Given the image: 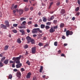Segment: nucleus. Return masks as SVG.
I'll return each mask as SVG.
<instances>
[{"label":"nucleus","instance_id":"obj_28","mask_svg":"<svg viewBox=\"0 0 80 80\" xmlns=\"http://www.w3.org/2000/svg\"><path fill=\"white\" fill-rule=\"evenodd\" d=\"M31 42L32 44L35 43V40L34 39H31Z\"/></svg>","mask_w":80,"mask_h":80},{"label":"nucleus","instance_id":"obj_31","mask_svg":"<svg viewBox=\"0 0 80 80\" xmlns=\"http://www.w3.org/2000/svg\"><path fill=\"white\" fill-rule=\"evenodd\" d=\"M28 47V46L27 45H25L24 46V49H26V48H27Z\"/></svg>","mask_w":80,"mask_h":80},{"label":"nucleus","instance_id":"obj_24","mask_svg":"<svg viewBox=\"0 0 80 80\" xmlns=\"http://www.w3.org/2000/svg\"><path fill=\"white\" fill-rule=\"evenodd\" d=\"M26 63L28 64V65H30V62L29 60L27 61L26 62Z\"/></svg>","mask_w":80,"mask_h":80},{"label":"nucleus","instance_id":"obj_37","mask_svg":"<svg viewBox=\"0 0 80 80\" xmlns=\"http://www.w3.org/2000/svg\"><path fill=\"white\" fill-rule=\"evenodd\" d=\"M5 57H4L1 59V62H3V60H5Z\"/></svg>","mask_w":80,"mask_h":80},{"label":"nucleus","instance_id":"obj_52","mask_svg":"<svg viewBox=\"0 0 80 80\" xmlns=\"http://www.w3.org/2000/svg\"><path fill=\"white\" fill-rule=\"evenodd\" d=\"M61 50H59L58 51V54H60V53H61Z\"/></svg>","mask_w":80,"mask_h":80},{"label":"nucleus","instance_id":"obj_11","mask_svg":"<svg viewBox=\"0 0 80 80\" xmlns=\"http://www.w3.org/2000/svg\"><path fill=\"white\" fill-rule=\"evenodd\" d=\"M5 24H6V27H9V22L8 21H5Z\"/></svg>","mask_w":80,"mask_h":80},{"label":"nucleus","instance_id":"obj_45","mask_svg":"<svg viewBox=\"0 0 80 80\" xmlns=\"http://www.w3.org/2000/svg\"><path fill=\"white\" fill-rule=\"evenodd\" d=\"M73 33L72 31H69L70 35H72L73 34Z\"/></svg>","mask_w":80,"mask_h":80},{"label":"nucleus","instance_id":"obj_41","mask_svg":"<svg viewBox=\"0 0 80 80\" xmlns=\"http://www.w3.org/2000/svg\"><path fill=\"white\" fill-rule=\"evenodd\" d=\"M9 63H15V61L11 60L9 61Z\"/></svg>","mask_w":80,"mask_h":80},{"label":"nucleus","instance_id":"obj_33","mask_svg":"<svg viewBox=\"0 0 80 80\" xmlns=\"http://www.w3.org/2000/svg\"><path fill=\"white\" fill-rule=\"evenodd\" d=\"M43 44L42 43V42H39L38 44V45L39 46H43Z\"/></svg>","mask_w":80,"mask_h":80},{"label":"nucleus","instance_id":"obj_27","mask_svg":"<svg viewBox=\"0 0 80 80\" xmlns=\"http://www.w3.org/2000/svg\"><path fill=\"white\" fill-rule=\"evenodd\" d=\"M21 71L22 72H25V70L24 68H22L21 69Z\"/></svg>","mask_w":80,"mask_h":80},{"label":"nucleus","instance_id":"obj_30","mask_svg":"<svg viewBox=\"0 0 80 80\" xmlns=\"http://www.w3.org/2000/svg\"><path fill=\"white\" fill-rule=\"evenodd\" d=\"M3 66V63H2V62H0V67H2Z\"/></svg>","mask_w":80,"mask_h":80},{"label":"nucleus","instance_id":"obj_25","mask_svg":"<svg viewBox=\"0 0 80 80\" xmlns=\"http://www.w3.org/2000/svg\"><path fill=\"white\" fill-rule=\"evenodd\" d=\"M8 78H9V79H12V74L9 75L8 76Z\"/></svg>","mask_w":80,"mask_h":80},{"label":"nucleus","instance_id":"obj_46","mask_svg":"<svg viewBox=\"0 0 80 80\" xmlns=\"http://www.w3.org/2000/svg\"><path fill=\"white\" fill-rule=\"evenodd\" d=\"M14 5H12L11 7V10H13V9H14Z\"/></svg>","mask_w":80,"mask_h":80},{"label":"nucleus","instance_id":"obj_50","mask_svg":"<svg viewBox=\"0 0 80 80\" xmlns=\"http://www.w3.org/2000/svg\"><path fill=\"white\" fill-rule=\"evenodd\" d=\"M33 80H37V77H33Z\"/></svg>","mask_w":80,"mask_h":80},{"label":"nucleus","instance_id":"obj_47","mask_svg":"<svg viewBox=\"0 0 80 80\" xmlns=\"http://www.w3.org/2000/svg\"><path fill=\"white\" fill-rule=\"evenodd\" d=\"M53 23H57V20H54L53 21Z\"/></svg>","mask_w":80,"mask_h":80},{"label":"nucleus","instance_id":"obj_23","mask_svg":"<svg viewBox=\"0 0 80 80\" xmlns=\"http://www.w3.org/2000/svg\"><path fill=\"white\" fill-rule=\"evenodd\" d=\"M79 10H80V7H78L75 9V10L76 12H78Z\"/></svg>","mask_w":80,"mask_h":80},{"label":"nucleus","instance_id":"obj_42","mask_svg":"<svg viewBox=\"0 0 80 80\" xmlns=\"http://www.w3.org/2000/svg\"><path fill=\"white\" fill-rule=\"evenodd\" d=\"M58 43V42H55L54 43V45L55 46H57L58 44H57Z\"/></svg>","mask_w":80,"mask_h":80},{"label":"nucleus","instance_id":"obj_6","mask_svg":"<svg viewBox=\"0 0 80 80\" xmlns=\"http://www.w3.org/2000/svg\"><path fill=\"white\" fill-rule=\"evenodd\" d=\"M22 63H21L20 64H17L16 66V67L17 68H20V67H22Z\"/></svg>","mask_w":80,"mask_h":80},{"label":"nucleus","instance_id":"obj_40","mask_svg":"<svg viewBox=\"0 0 80 80\" xmlns=\"http://www.w3.org/2000/svg\"><path fill=\"white\" fill-rule=\"evenodd\" d=\"M20 20L21 21H23V20H26V18H20Z\"/></svg>","mask_w":80,"mask_h":80},{"label":"nucleus","instance_id":"obj_4","mask_svg":"<svg viewBox=\"0 0 80 80\" xmlns=\"http://www.w3.org/2000/svg\"><path fill=\"white\" fill-rule=\"evenodd\" d=\"M32 53H35L36 52V47H32Z\"/></svg>","mask_w":80,"mask_h":80},{"label":"nucleus","instance_id":"obj_13","mask_svg":"<svg viewBox=\"0 0 80 80\" xmlns=\"http://www.w3.org/2000/svg\"><path fill=\"white\" fill-rule=\"evenodd\" d=\"M17 76L18 77H21V73L20 72H18L17 73Z\"/></svg>","mask_w":80,"mask_h":80},{"label":"nucleus","instance_id":"obj_34","mask_svg":"<svg viewBox=\"0 0 80 80\" xmlns=\"http://www.w3.org/2000/svg\"><path fill=\"white\" fill-rule=\"evenodd\" d=\"M54 16H52L50 18V19L52 20H53V19H54Z\"/></svg>","mask_w":80,"mask_h":80},{"label":"nucleus","instance_id":"obj_64","mask_svg":"<svg viewBox=\"0 0 80 80\" xmlns=\"http://www.w3.org/2000/svg\"><path fill=\"white\" fill-rule=\"evenodd\" d=\"M32 9H33V7H32L30 8V10H32Z\"/></svg>","mask_w":80,"mask_h":80},{"label":"nucleus","instance_id":"obj_15","mask_svg":"<svg viewBox=\"0 0 80 80\" xmlns=\"http://www.w3.org/2000/svg\"><path fill=\"white\" fill-rule=\"evenodd\" d=\"M65 26V25L63 23H61L60 25V28H63V27Z\"/></svg>","mask_w":80,"mask_h":80},{"label":"nucleus","instance_id":"obj_61","mask_svg":"<svg viewBox=\"0 0 80 80\" xmlns=\"http://www.w3.org/2000/svg\"><path fill=\"white\" fill-rule=\"evenodd\" d=\"M27 32H28V33H30V30L29 29H27Z\"/></svg>","mask_w":80,"mask_h":80},{"label":"nucleus","instance_id":"obj_44","mask_svg":"<svg viewBox=\"0 0 80 80\" xmlns=\"http://www.w3.org/2000/svg\"><path fill=\"white\" fill-rule=\"evenodd\" d=\"M26 23H27L26 21H23L22 23V24H23L24 25H26Z\"/></svg>","mask_w":80,"mask_h":80},{"label":"nucleus","instance_id":"obj_39","mask_svg":"<svg viewBox=\"0 0 80 80\" xmlns=\"http://www.w3.org/2000/svg\"><path fill=\"white\" fill-rule=\"evenodd\" d=\"M60 5V2H58L56 3V5L57 6H59Z\"/></svg>","mask_w":80,"mask_h":80},{"label":"nucleus","instance_id":"obj_19","mask_svg":"<svg viewBox=\"0 0 80 80\" xmlns=\"http://www.w3.org/2000/svg\"><path fill=\"white\" fill-rule=\"evenodd\" d=\"M45 25L42 24L41 25V28H45Z\"/></svg>","mask_w":80,"mask_h":80},{"label":"nucleus","instance_id":"obj_5","mask_svg":"<svg viewBox=\"0 0 80 80\" xmlns=\"http://www.w3.org/2000/svg\"><path fill=\"white\" fill-rule=\"evenodd\" d=\"M55 31V30L53 28V27L51 28L49 30V32L50 33H53Z\"/></svg>","mask_w":80,"mask_h":80},{"label":"nucleus","instance_id":"obj_43","mask_svg":"<svg viewBox=\"0 0 80 80\" xmlns=\"http://www.w3.org/2000/svg\"><path fill=\"white\" fill-rule=\"evenodd\" d=\"M18 26V24H13V26L14 27H16Z\"/></svg>","mask_w":80,"mask_h":80},{"label":"nucleus","instance_id":"obj_59","mask_svg":"<svg viewBox=\"0 0 80 80\" xmlns=\"http://www.w3.org/2000/svg\"><path fill=\"white\" fill-rule=\"evenodd\" d=\"M33 37H37V34H34L33 35Z\"/></svg>","mask_w":80,"mask_h":80},{"label":"nucleus","instance_id":"obj_54","mask_svg":"<svg viewBox=\"0 0 80 80\" xmlns=\"http://www.w3.org/2000/svg\"><path fill=\"white\" fill-rule=\"evenodd\" d=\"M38 32H39V33H42V31L40 30V28H39V30H38Z\"/></svg>","mask_w":80,"mask_h":80},{"label":"nucleus","instance_id":"obj_21","mask_svg":"<svg viewBox=\"0 0 80 80\" xmlns=\"http://www.w3.org/2000/svg\"><path fill=\"white\" fill-rule=\"evenodd\" d=\"M17 42L18 43H21L22 42V41L20 40V39H17Z\"/></svg>","mask_w":80,"mask_h":80},{"label":"nucleus","instance_id":"obj_14","mask_svg":"<svg viewBox=\"0 0 80 80\" xmlns=\"http://www.w3.org/2000/svg\"><path fill=\"white\" fill-rule=\"evenodd\" d=\"M54 30L55 31V30L58 29V25L54 26L52 27Z\"/></svg>","mask_w":80,"mask_h":80},{"label":"nucleus","instance_id":"obj_36","mask_svg":"<svg viewBox=\"0 0 80 80\" xmlns=\"http://www.w3.org/2000/svg\"><path fill=\"white\" fill-rule=\"evenodd\" d=\"M24 10L25 12H27V11H28V8H25Z\"/></svg>","mask_w":80,"mask_h":80},{"label":"nucleus","instance_id":"obj_12","mask_svg":"<svg viewBox=\"0 0 80 80\" xmlns=\"http://www.w3.org/2000/svg\"><path fill=\"white\" fill-rule=\"evenodd\" d=\"M9 61V60L8 59H7L4 61L3 62V63H4V64H6L7 65V64H8V61Z\"/></svg>","mask_w":80,"mask_h":80},{"label":"nucleus","instance_id":"obj_32","mask_svg":"<svg viewBox=\"0 0 80 80\" xmlns=\"http://www.w3.org/2000/svg\"><path fill=\"white\" fill-rule=\"evenodd\" d=\"M53 2H50V5L49 7V8H50L52 6V5H53Z\"/></svg>","mask_w":80,"mask_h":80},{"label":"nucleus","instance_id":"obj_53","mask_svg":"<svg viewBox=\"0 0 80 80\" xmlns=\"http://www.w3.org/2000/svg\"><path fill=\"white\" fill-rule=\"evenodd\" d=\"M28 25H30V24H32V21H30L29 22H28Z\"/></svg>","mask_w":80,"mask_h":80},{"label":"nucleus","instance_id":"obj_51","mask_svg":"<svg viewBox=\"0 0 80 80\" xmlns=\"http://www.w3.org/2000/svg\"><path fill=\"white\" fill-rule=\"evenodd\" d=\"M78 3L79 5H80V0H78Z\"/></svg>","mask_w":80,"mask_h":80},{"label":"nucleus","instance_id":"obj_3","mask_svg":"<svg viewBox=\"0 0 80 80\" xmlns=\"http://www.w3.org/2000/svg\"><path fill=\"white\" fill-rule=\"evenodd\" d=\"M21 57H22V56H19V57L16 58H12V60H15V61H17V60H20Z\"/></svg>","mask_w":80,"mask_h":80},{"label":"nucleus","instance_id":"obj_56","mask_svg":"<svg viewBox=\"0 0 80 80\" xmlns=\"http://www.w3.org/2000/svg\"><path fill=\"white\" fill-rule=\"evenodd\" d=\"M4 25L3 24H1V28H3V27H4Z\"/></svg>","mask_w":80,"mask_h":80},{"label":"nucleus","instance_id":"obj_49","mask_svg":"<svg viewBox=\"0 0 80 80\" xmlns=\"http://www.w3.org/2000/svg\"><path fill=\"white\" fill-rule=\"evenodd\" d=\"M80 12H78L76 13V15L77 16H78L80 15Z\"/></svg>","mask_w":80,"mask_h":80},{"label":"nucleus","instance_id":"obj_7","mask_svg":"<svg viewBox=\"0 0 80 80\" xmlns=\"http://www.w3.org/2000/svg\"><path fill=\"white\" fill-rule=\"evenodd\" d=\"M19 32H20L21 33H22V35L25 34V31H24V30H23V29L19 30Z\"/></svg>","mask_w":80,"mask_h":80},{"label":"nucleus","instance_id":"obj_2","mask_svg":"<svg viewBox=\"0 0 80 80\" xmlns=\"http://www.w3.org/2000/svg\"><path fill=\"white\" fill-rule=\"evenodd\" d=\"M26 39L28 41V43H30L31 42V40H32V38L28 36L26 37Z\"/></svg>","mask_w":80,"mask_h":80},{"label":"nucleus","instance_id":"obj_62","mask_svg":"<svg viewBox=\"0 0 80 80\" xmlns=\"http://www.w3.org/2000/svg\"><path fill=\"white\" fill-rule=\"evenodd\" d=\"M72 20H75V18L74 17H73L72 18Z\"/></svg>","mask_w":80,"mask_h":80},{"label":"nucleus","instance_id":"obj_38","mask_svg":"<svg viewBox=\"0 0 80 80\" xmlns=\"http://www.w3.org/2000/svg\"><path fill=\"white\" fill-rule=\"evenodd\" d=\"M46 24L47 25H51V22H47Z\"/></svg>","mask_w":80,"mask_h":80},{"label":"nucleus","instance_id":"obj_58","mask_svg":"<svg viewBox=\"0 0 80 80\" xmlns=\"http://www.w3.org/2000/svg\"><path fill=\"white\" fill-rule=\"evenodd\" d=\"M18 28H19L22 29L23 28V27L21 26H19L18 27Z\"/></svg>","mask_w":80,"mask_h":80},{"label":"nucleus","instance_id":"obj_20","mask_svg":"<svg viewBox=\"0 0 80 80\" xmlns=\"http://www.w3.org/2000/svg\"><path fill=\"white\" fill-rule=\"evenodd\" d=\"M8 46L6 45L4 48V50H8Z\"/></svg>","mask_w":80,"mask_h":80},{"label":"nucleus","instance_id":"obj_8","mask_svg":"<svg viewBox=\"0 0 80 80\" xmlns=\"http://www.w3.org/2000/svg\"><path fill=\"white\" fill-rule=\"evenodd\" d=\"M31 75H32V73H31V72H29L28 73L27 75L26 76L27 78H30Z\"/></svg>","mask_w":80,"mask_h":80},{"label":"nucleus","instance_id":"obj_22","mask_svg":"<svg viewBox=\"0 0 80 80\" xmlns=\"http://www.w3.org/2000/svg\"><path fill=\"white\" fill-rule=\"evenodd\" d=\"M45 28L46 29V30H48V29H49V28H50V26H45Z\"/></svg>","mask_w":80,"mask_h":80},{"label":"nucleus","instance_id":"obj_9","mask_svg":"<svg viewBox=\"0 0 80 80\" xmlns=\"http://www.w3.org/2000/svg\"><path fill=\"white\" fill-rule=\"evenodd\" d=\"M19 12L20 15H22V14H23V10L22 9H20L19 10Z\"/></svg>","mask_w":80,"mask_h":80},{"label":"nucleus","instance_id":"obj_18","mask_svg":"<svg viewBox=\"0 0 80 80\" xmlns=\"http://www.w3.org/2000/svg\"><path fill=\"white\" fill-rule=\"evenodd\" d=\"M16 63H17V64H20V59L17 60L16 61Z\"/></svg>","mask_w":80,"mask_h":80},{"label":"nucleus","instance_id":"obj_63","mask_svg":"<svg viewBox=\"0 0 80 80\" xmlns=\"http://www.w3.org/2000/svg\"><path fill=\"white\" fill-rule=\"evenodd\" d=\"M34 27H38V25H37V24H35L34 25Z\"/></svg>","mask_w":80,"mask_h":80},{"label":"nucleus","instance_id":"obj_17","mask_svg":"<svg viewBox=\"0 0 80 80\" xmlns=\"http://www.w3.org/2000/svg\"><path fill=\"white\" fill-rule=\"evenodd\" d=\"M67 36H68L70 35V31L68 30L66 32Z\"/></svg>","mask_w":80,"mask_h":80},{"label":"nucleus","instance_id":"obj_48","mask_svg":"<svg viewBox=\"0 0 80 80\" xmlns=\"http://www.w3.org/2000/svg\"><path fill=\"white\" fill-rule=\"evenodd\" d=\"M38 15H39V16H40L42 15V13H41V12H39L38 13Z\"/></svg>","mask_w":80,"mask_h":80},{"label":"nucleus","instance_id":"obj_10","mask_svg":"<svg viewBox=\"0 0 80 80\" xmlns=\"http://www.w3.org/2000/svg\"><path fill=\"white\" fill-rule=\"evenodd\" d=\"M65 13V10L64 9H62L61 10L60 12V13L61 14H64Z\"/></svg>","mask_w":80,"mask_h":80},{"label":"nucleus","instance_id":"obj_29","mask_svg":"<svg viewBox=\"0 0 80 80\" xmlns=\"http://www.w3.org/2000/svg\"><path fill=\"white\" fill-rule=\"evenodd\" d=\"M42 37V35L40 34V35H39L38 37V39H39V38H41Z\"/></svg>","mask_w":80,"mask_h":80},{"label":"nucleus","instance_id":"obj_60","mask_svg":"<svg viewBox=\"0 0 80 80\" xmlns=\"http://www.w3.org/2000/svg\"><path fill=\"white\" fill-rule=\"evenodd\" d=\"M3 28H4V29H7V27L4 25V27H3Z\"/></svg>","mask_w":80,"mask_h":80},{"label":"nucleus","instance_id":"obj_55","mask_svg":"<svg viewBox=\"0 0 80 80\" xmlns=\"http://www.w3.org/2000/svg\"><path fill=\"white\" fill-rule=\"evenodd\" d=\"M62 39H65L66 38L65 37V36H64V35L62 36Z\"/></svg>","mask_w":80,"mask_h":80},{"label":"nucleus","instance_id":"obj_57","mask_svg":"<svg viewBox=\"0 0 80 80\" xmlns=\"http://www.w3.org/2000/svg\"><path fill=\"white\" fill-rule=\"evenodd\" d=\"M61 57H65V54H62L61 55Z\"/></svg>","mask_w":80,"mask_h":80},{"label":"nucleus","instance_id":"obj_1","mask_svg":"<svg viewBox=\"0 0 80 80\" xmlns=\"http://www.w3.org/2000/svg\"><path fill=\"white\" fill-rule=\"evenodd\" d=\"M38 30H39V28H34L32 31V33H35L38 32Z\"/></svg>","mask_w":80,"mask_h":80},{"label":"nucleus","instance_id":"obj_16","mask_svg":"<svg viewBox=\"0 0 80 80\" xmlns=\"http://www.w3.org/2000/svg\"><path fill=\"white\" fill-rule=\"evenodd\" d=\"M43 70V66H41L40 67V68L39 70V72L42 73V70Z\"/></svg>","mask_w":80,"mask_h":80},{"label":"nucleus","instance_id":"obj_35","mask_svg":"<svg viewBox=\"0 0 80 80\" xmlns=\"http://www.w3.org/2000/svg\"><path fill=\"white\" fill-rule=\"evenodd\" d=\"M12 32L15 33L17 32V31L15 29H13L12 30Z\"/></svg>","mask_w":80,"mask_h":80},{"label":"nucleus","instance_id":"obj_26","mask_svg":"<svg viewBox=\"0 0 80 80\" xmlns=\"http://www.w3.org/2000/svg\"><path fill=\"white\" fill-rule=\"evenodd\" d=\"M47 18H43V22H47Z\"/></svg>","mask_w":80,"mask_h":80}]
</instances>
